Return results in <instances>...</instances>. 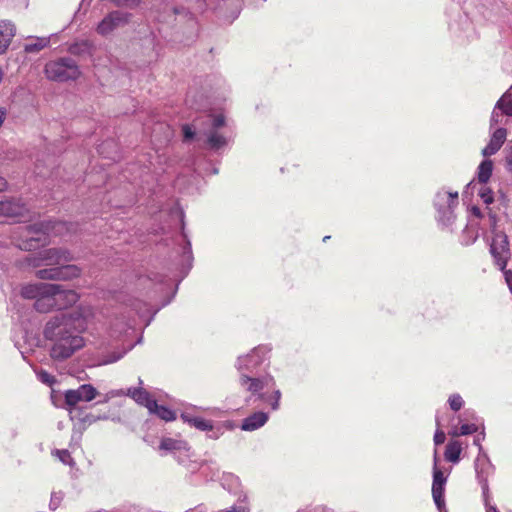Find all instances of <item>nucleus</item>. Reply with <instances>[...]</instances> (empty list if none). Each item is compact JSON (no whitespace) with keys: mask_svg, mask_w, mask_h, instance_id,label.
Wrapping results in <instances>:
<instances>
[{"mask_svg":"<svg viewBox=\"0 0 512 512\" xmlns=\"http://www.w3.org/2000/svg\"><path fill=\"white\" fill-rule=\"evenodd\" d=\"M495 109L500 111L506 117L512 116V93L506 92L496 103Z\"/></svg>","mask_w":512,"mask_h":512,"instance_id":"a878e982","label":"nucleus"},{"mask_svg":"<svg viewBox=\"0 0 512 512\" xmlns=\"http://www.w3.org/2000/svg\"><path fill=\"white\" fill-rule=\"evenodd\" d=\"M52 286L55 288V291H53V299L56 310L66 309L79 300V295L76 291L65 290L58 284H52Z\"/></svg>","mask_w":512,"mask_h":512,"instance_id":"dca6fc26","label":"nucleus"},{"mask_svg":"<svg viewBox=\"0 0 512 512\" xmlns=\"http://www.w3.org/2000/svg\"><path fill=\"white\" fill-rule=\"evenodd\" d=\"M47 289H51L50 283L30 284L21 289V295L23 298L35 299L36 301L44 290L48 291Z\"/></svg>","mask_w":512,"mask_h":512,"instance_id":"b1692460","label":"nucleus"},{"mask_svg":"<svg viewBox=\"0 0 512 512\" xmlns=\"http://www.w3.org/2000/svg\"><path fill=\"white\" fill-rule=\"evenodd\" d=\"M483 501L486 507V512H499L496 506L490 504V497L487 500L483 499Z\"/></svg>","mask_w":512,"mask_h":512,"instance_id":"09e8293b","label":"nucleus"},{"mask_svg":"<svg viewBox=\"0 0 512 512\" xmlns=\"http://www.w3.org/2000/svg\"><path fill=\"white\" fill-rule=\"evenodd\" d=\"M53 455H55L65 465L73 464V459L70 455V452L66 449H57L53 452Z\"/></svg>","mask_w":512,"mask_h":512,"instance_id":"c9c22d12","label":"nucleus"},{"mask_svg":"<svg viewBox=\"0 0 512 512\" xmlns=\"http://www.w3.org/2000/svg\"><path fill=\"white\" fill-rule=\"evenodd\" d=\"M450 435L454 436V437H457V436H461V434L459 433V428H453L450 432H449Z\"/></svg>","mask_w":512,"mask_h":512,"instance_id":"603ef678","label":"nucleus"},{"mask_svg":"<svg viewBox=\"0 0 512 512\" xmlns=\"http://www.w3.org/2000/svg\"><path fill=\"white\" fill-rule=\"evenodd\" d=\"M507 137V130L503 127L497 128L490 138L487 146L482 150V154L487 157L494 155L504 144Z\"/></svg>","mask_w":512,"mask_h":512,"instance_id":"f3484780","label":"nucleus"},{"mask_svg":"<svg viewBox=\"0 0 512 512\" xmlns=\"http://www.w3.org/2000/svg\"><path fill=\"white\" fill-rule=\"evenodd\" d=\"M63 499H64V493L62 491L52 492L50 503H49V508L53 511L56 510L60 506Z\"/></svg>","mask_w":512,"mask_h":512,"instance_id":"4c0bfd02","label":"nucleus"},{"mask_svg":"<svg viewBox=\"0 0 512 512\" xmlns=\"http://www.w3.org/2000/svg\"><path fill=\"white\" fill-rule=\"evenodd\" d=\"M94 308L80 304L70 312L52 316L45 324L43 336L49 342V355L54 361H64L85 346L82 336L94 319Z\"/></svg>","mask_w":512,"mask_h":512,"instance_id":"f257e3e1","label":"nucleus"},{"mask_svg":"<svg viewBox=\"0 0 512 512\" xmlns=\"http://www.w3.org/2000/svg\"><path fill=\"white\" fill-rule=\"evenodd\" d=\"M225 481H229V485L226 486V483L223 482L222 486L227 489L229 492L236 493V489L240 487V479L237 476L229 474L226 476Z\"/></svg>","mask_w":512,"mask_h":512,"instance_id":"f704fd0d","label":"nucleus"},{"mask_svg":"<svg viewBox=\"0 0 512 512\" xmlns=\"http://www.w3.org/2000/svg\"><path fill=\"white\" fill-rule=\"evenodd\" d=\"M504 116H505L504 114H502L500 111H498L497 109L494 108L493 111H492L491 119H490V128H494L498 124H503ZM507 121L508 120L506 119L504 124Z\"/></svg>","mask_w":512,"mask_h":512,"instance_id":"a19ab883","label":"nucleus"},{"mask_svg":"<svg viewBox=\"0 0 512 512\" xmlns=\"http://www.w3.org/2000/svg\"><path fill=\"white\" fill-rule=\"evenodd\" d=\"M126 353H127L126 349L121 350V351H115L112 354L105 356L101 360L100 364L107 365V364L115 363L118 360H120L121 358H123Z\"/></svg>","mask_w":512,"mask_h":512,"instance_id":"2f4dec72","label":"nucleus"},{"mask_svg":"<svg viewBox=\"0 0 512 512\" xmlns=\"http://www.w3.org/2000/svg\"><path fill=\"white\" fill-rule=\"evenodd\" d=\"M50 287L51 289H47L48 291L44 290L34 303L35 309L40 313H47L55 309V302L53 299V291H55V288L52 284H50Z\"/></svg>","mask_w":512,"mask_h":512,"instance_id":"412c9836","label":"nucleus"},{"mask_svg":"<svg viewBox=\"0 0 512 512\" xmlns=\"http://www.w3.org/2000/svg\"><path fill=\"white\" fill-rule=\"evenodd\" d=\"M181 222H182V233H181V239H182V248H181L182 250L181 251H182V254H181V257H182L183 263H185L184 275H183V276H185L188 273V271L191 269V267H192L193 254H192L191 242L188 239V236H187V234L184 231L183 216L181 217Z\"/></svg>","mask_w":512,"mask_h":512,"instance_id":"aec40b11","label":"nucleus"},{"mask_svg":"<svg viewBox=\"0 0 512 512\" xmlns=\"http://www.w3.org/2000/svg\"><path fill=\"white\" fill-rule=\"evenodd\" d=\"M507 167L510 171H512V153L507 157Z\"/></svg>","mask_w":512,"mask_h":512,"instance_id":"864d4df0","label":"nucleus"},{"mask_svg":"<svg viewBox=\"0 0 512 512\" xmlns=\"http://www.w3.org/2000/svg\"><path fill=\"white\" fill-rule=\"evenodd\" d=\"M238 501L241 503L239 505H233L229 508L218 510L217 512H250V506L248 504V496L246 493L241 492Z\"/></svg>","mask_w":512,"mask_h":512,"instance_id":"cd10ccee","label":"nucleus"},{"mask_svg":"<svg viewBox=\"0 0 512 512\" xmlns=\"http://www.w3.org/2000/svg\"><path fill=\"white\" fill-rule=\"evenodd\" d=\"M474 469L482 489V497L487 500L490 495L488 478L493 475L495 468L483 447H480V452L474 461Z\"/></svg>","mask_w":512,"mask_h":512,"instance_id":"6e6552de","label":"nucleus"},{"mask_svg":"<svg viewBox=\"0 0 512 512\" xmlns=\"http://www.w3.org/2000/svg\"><path fill=\"white\" fill-rule=\"evenodd\" d=\"M36 376L40 382L48 386H52L55 383V378L47 371L40 369L35 370Z\"/></svg>","mask_w":512,"mask_h":512,"instance_id":"72a5a7b5","label":"nucleus"},{"mask_svg":"<svg viewBox=\"0 0 512 512\" xmlns=\"http://www.w3.org/2000/svg\"><path fill=\"white\" fill-rule=\"evenodd\" d=\"M49 42V38H37L35 43H29L25 45V51L28 53L38 52L47 47L49 45Z\"/></svg>","mask_w":512,"mask_h":512,"instance_id":"c756f323","label":"nucleus"},{"mask_svg":"<svg viewBox=\"0 0 512 512\" xmlns=\"http://www.w3.org/2000/svg\"><path fill=\"white\" fill-rule=\"evenodd\" d=\"M201 122L202 127L199 126V120H196L193 125L185 124L182 127L185 140H190L194 137L196 129L199 134L206 137V142L210 149L219 150L227 145L229 139L223 133L225 127V117L223 114H207Z\"/></svg>","mask_w":512,"mask_h":512,"instance_id":"20e7f679","label":"nucleus"},{"mask_svg":"<svg viewBox=\"0 0 512 512\" xmlns=\"http://www.w3.org/2000/svg\"><path fill=\"white\" fill-rule=\"evenodd\" d=\"M132 14L122 10H113L104 16L97 24L96 32L100 36H109L115 30L124 27L130 23Z\"/></svg>","mask_w":512,"mask_h":512,"instance_id":"1a4fd4ad","label":"nucleus"},{"mask_svg":"<svg viewBox=\"0 0 512 512\" xmlns=\"http://www.w3.org/2000/svg\"><path fill=\"white\" fill-rule=\"evenodd\" d=\"M208 432V438L210 439H213V440H217L221 437V435L223 434V430L221 428V426L217 425V426H214V424L212 423V428L207 430Z\"/></svg>","mask_w":512,"mask_h":512,"instance_id":"c03bdc74","label":"nucleus"},{"mask_svg":"<svg viewBox=\"0 0 512 512\" xmlns=\"http://www.w3.org/2000/svg\"><path fill=\"white\" fill-rule=\"evenodd\" d=\"M97 395V390L90 384H83L77 389L67 390L64 394L65 403L69 407H75L79 402H89Z\"/></svg>","mask_w":512,"mask_h":512,"instance_id":"4468645a","label":"nucleus"},{"mask_svg":"<svg viewBox=\"0 0 512 512\" xmlns=\"http://www.w3.org/2000/svg\"><path fill=\"white\" fill-rule=\"evenodd\" d=\"M328 238H329V236H325V237L323 238V241H326V239H328Z\"/></svg>","mask_w":512,"mask_h":512,"instance_id":"4d7b16f0","label":"nucleus"},{"mask_svg":"<svg viewBox=\"0 0 512 512\" xmlns=\"http://www.w3.org/2000/svg\"><path fill=\"white\" fill-rule=\"evenodd\" d=\"M23 206L18 200L8 199L0 201V215L18 216L21 215Z\"/></svg>","mask_w":512,"mask_h":512,"instance_id":"5701e85b","label":"nucleus"},{"mask_svg":"<svg viewBox=\"0 0 512 512\" xmlns=\"http://www.w3.org/2000/svg\"><path fill=\"white\" fill-rule=\"evenodd\" d=\"M7 188V181L5 178L0 176V192L4 191Z\"/></svg>","mask_w":512,"mask_h":512,"instance_id":"3c124183","label":"nucleus"},{"mask_svg":"<svg viewBox=\"0 0 512 512\" xmlns=\"http://www.w3.org/2000/svg\"><path fill=\"white\" fill-rule=\"evenodd\" d=\"M437 509L439 510V512H448L445 507V502H443V505L441 507H437Z\"/></svg>","mask_w":512,"mask_h":512,"instance_id":"6e6d98bb","label":"nucleus"},{"mask_svg":"<svg viewBox=\"0 0 512 512\" xmlns=\"http://www.w3.org/2000/svg\"><path fill=\"white\" fill-rule=\"evenodd\" d=\"M472 214L480 219H485V210L482 211L480 208L474 206L472 207Z\"/></svg>","mask_w":512,"mask_h":512,"instance_id":"49530a36","label":"nucleus"},{"mask_svg":"<svg viewBox=\"0 0 512 512\" xmlns=\"http://www.w3.org/2000/svg\"><path fill=\"white\" fill-rule=\"evenodd\" d=\"M479 196L482 199V201L488 206L494 201L493 192L490 188L483 186L479 190Z\"/></svg>","mask_w":512,"mask_h":512,"instance_id":"58836bf2","label":"nucleus"},{"mask_svg":"<svg viewBox=\"0 0 512 512\" xmlns=\"http://www.w3.org/2000/svg\"><path fill=\"white\" fill-rule=\"evenodd\" d=\"M436 426H437V429L434 434V443H435V445H440V444L444 443L446 437H445V433L440 429V422H439L438 417H436Z\"/></svg>","mask_w":512,"mask_h":512,"instance_id":"79ce46f5","label":"nucleus"},{"mask_svg":"<svg viewBox=\"0 0 512 512\" xmlns=\"http://www.w3.org/2000/svg\"><path fill=\"white\" fill-rule=\"evenodd\" d=\"M267 349L265 347L254 348L250 353L238 357L236 367L240 373L256 374L257 368L264 362Z\"/></svg>","mask_w":512,"mask_h":512,"instance_id":"9b49d317","label":"nucleus"},{"mask_svg":"<svg viewBox=\"0 0 512 512\" xmlns=\"http://www.w3.org/2000/svg\"><path fill=\"white\" fill-rule=\"evenodd\" d=\"M159 449L172 452L176 460L182 465H185L186 461L191 456V448L184 440L163 438L160 442Z\"/></svg>","mask_w":512,"mask_h":512,"instance_id":"ddd939ff","label":"nucleus"},{"mask_svg":"<svg viewBox=\"0 0 512 512\" xmlns=\"http://www.w3.org/2000/svg\"><path fill=\"white\" fill-rule=\"evenodd\" d=\"M16 33L15 25L9 20L0 21V55L4 54L10 46Z\"/></svg>","mask_w":512,"mask_h":512,"instance_id":"a211bd4d","label":"nucleus"},{"mask_svg":"<svg viewBox=\"0 0 512 512\" xmlns=\"http://www.w3.org/2000/svg\"><path fill=\"white\" fill-rule=\"evenodd\" d=\"M64 222H38L33 225H26L19 227L17 236H14L16 246L21 250H34L39 246H44L48 243L50 234H61L65 228Z\"/></svg>","mask_w":512,"mask_h":512,"instance_id":"39448f33","label":"nucleus"},{"mask_svg":"<svg viewBox=\"0 0 512 512\" xmlns=\"http://www.w3.org/2000/svg\"><path fill=\"white\" fill-rule=\"evenodd\" d=\"M485 438V433L484 431H482L479 435H477L474 439V445H476L478 447V450L480 451V447H482L481 445V442L484 440Z\"/></svg>","mask_w":512,"mask_h":512,"instance_id":"de8ad7c7","label":"nucleus"},{"mask_svg":"<svg viewBox=\"0 0 512 512\" xmlns=\"http://www.w3.org/2000/svg\"><path fill=\"white\" fill-rule=\"evenodd\" d=\"M180 417L184 423H187L188 425L196 428L197 430L207 432V430L212 428L213 421L204 419L199 416H193L188 412H183Z\"/></svg>","mask_w":512,"mask_h":512,"instance_id":"4be33fe9","label":"nucleus"},{"mask_svg":"<svg viewBox=\"0 0 512 512\" xmlns=\"http://www.w3.org/2000/svg\"><path fill=\"white\" fill-rule=\"evenodd\" d=\"M268 419L269 415L266 412H255L242 420L241 429L243 431H255L263 427L267 423Z\"/></svg>","mask_w":512,"mask_h":512,"instance_id":"6ab92c4d","label":"nucleus"},{"mask_svg":"<svg viewBox=\"0 0 512 512\" xmlns=\"http://www.w3.org/2000/svg\"><path fill=\"white\" fill-rule=\"evenodd\" d=\"M140 305H141V303H138L135 306V310L140 318H142L143 320H146V326H147V325H149V323L151 322V320L157 313V310H154L153 312H151V309L147 308L146 311H143L141 307H138Z\"/></svg>","mask_w":512,"mask_h":512,"instance_id":"473e14b6","label":"nucleus"},{"mask_svg":"<svg viewBox=\"0 0 512 512\" xmlns=\"http://www.w3.org/2000/svg\"><path fill=\"white\" fill-rule=\"evenodd\" d=\"M69 51H70V53H72V54H76V53H78V44L72 45V46L69 48Z\"/></svg>","mask_w":512,"mask_h":512,"instance_id":"5fc2aeb1","label":"nucleus"},{"mask_svg":"<svg viewBox=\"0 0 512 512\" xmlns=\"http://www.w3.org/2000/svg\"><path fill=\"white\" fill-rule=\"evenodd\" d=\"M433 204L437 212V221L445 227H450L456 220L455 210L459 205L458 192L441 188L436 192Z\"/></svg>","mask_w":512,"mask_h":512,"instance_id":"423d86ee","label":"nucleus"},{"mask_svg":"<svg viewBox=\"0 0 512 512\" xmlns=\"http://www.w3.org/2000/svg\"><path fill=\"white\" fill-rule=\"evenodd\" d=\"M490 252L500 270H504L510 256L508 237L503 232H494Z\"/></svg>","mask_w":512,"mask_h":512,"instance_id":"9d476101","label":"nucleus"},{"mask_svg":"<svg viewBox=\"0 0 512 512\" xmlns=\"http://www.w3.org/2000/svg\"><path fill=\"white\" fill-rule=\"evenodd\" d=\"M143 0H110L118 8L135 9L141 5Z\"/></svg>","mask_w":512,"mask_h":512,"instance_id":"7c9ffc66","label":"nucleus"},{"mask_svg":"<svg viewBox=\"0 0 512 512\" xmlns=\"http://www.w3.org/2000/svg\"><path fill=\"white\" fill-rule=\"evenodd\" d=\"M462 451L461 443L458 441H450L445 449V459L452 463H457L460 460V454Z\"/></svg>","mask_w":512,"mask_h":512,"instance_id":"393cba45","label":"nucleus"},{"mask_svg":"<svg viewBox=\"0 0 512 512\" xmlns=\"http://www.w3.org/2000/svg\"><path fill=\"white\" fill-rule=\"evenodd\" d=\"M478 430V426L474 423H471V424H462L460 427H459V433L462 435H470V434H473L475 432H477Z\"/></svg>","mask_w":512,"mask_h":512,"instance_id":"37998d69","label":"nucleus"},{"mask_svg":"<svg viewBox=\"0 0 512 512\" xmlns=\"http://www.w3.org/2000/svg\"><path fill=\"white\" fill-rule=\"evenodd\" d=\"M447 478L443 471L437 468V452L434 454V469H433V483H432V496L436 507H441L444 499L445 484Z\"/></svg>","mask_w":512,"mask_h":512,"instance_id":"2eb2a0df","label":"nucleus"},{"mask_svg":"<svg viewBox=\"0 0 512 512\" xmlns=\"http://www.w3.org/2000/svg\"><path fill=\"white\" fill-rule=\"evenodd\" d=\"M187 104H189L192 108L200 109L201 105H198L197 103H194L192 100V96L189 94L186 100Z\"/></svg>","mask_w":512,"mask_h":512,"instance_id":"8fccbe9b","label":"nucleus"},{"mask_svg":"<svg viewBox=\"0 0 512 512\" xmlns=\"http://www.w3.org/2000/svg\"><path fill=\"white\" fill-rule=\"evenodd\" d=\"M493 163L491 160H483L478 166L477 179L479 183L486 184L492 175Z\"/></svg>","mask_w":512,"mask_h":512,"instance_id":"bb28decb","label":"nucleus"},{"mask_svg":"<svg viewBox=\"0 0 512 512\" xmlns=\"http://www.w3.org/2000/svg\"><path fill=\"white\" fill-rule=\"evenodd\" d=\"M124 395L131 397L138 404L145 406L148 409V411L151 408L156 407V401L151 398L149 392L142 388H128L127 391H124L123 389L111 390L110 392L107 393L106 399L104 401L106 402L111 398L120 397Z\"/></svg>","mask_w":512,"mask_h":512,"instance_id":"f8f14e48","label":"nucleus"},{"mask_svg":"<svg viewBox=\"0 0 512 512\" xmlns=\"http://www.w3.org/2000/svg\"><path fill=\"white\" fill-rule=\"evenodd\" d=\"M149 413L155 414L160 419L165 420V421H172V420H175V418H176V414L173 410H171L165 406L158 405L157 403H156L155 408H151L149 410Z\"/></svg>","mask_w":512,"mask_h":512,"instance_id":"c85d7f7f","label":"nucleus"},{"mask_svg":"<svg viewBox=\"0 0 512 512\" xmlns=\"http://www.w3.org/2000/svg\"><path fill=\"white\" fill-rule=\"evenodd\" d=\"M450 408L453 411H459L463 406V399L459 394H453L448 399Z\"/></svg>","mask_w":512,"mask_h":512,"instance_id":"ea45409f","label":"nucleus"},{"mask_svg":"<svg viewBox=\"0 0 512 512\" xmlns=\"http://www.w3.org/2000/svg\"><path fill=\"white\" fill-rule=\"evenodd\" d=\"M239 385L243 391L250 394L246 399L247 404L251 401H261L268 403L272 410L279 409L281 391L275 389V380L270 374L256 376V374L242 372L239 376Z\"/></svg>","mask_w":512,"mask_h":512,"instance_id":"7ed1b4c3","label":"nucleus"},{"mask_svg":"<svg viewBox=\"0 0 512 512\" xmlns=\"http://www.w3.org/2000/svg\"><path fill=\"white\" fill-rule=\"evenodd\" d=\"M73 260L71 252L64 248H49L40 251L36 257L28 258L33 266H51L36 271L39 279L67 281L77 278L81 269L73 264H66Z\"/></svg>","mask_w":512,"mask_h":512,"instance_id":"f03ea898","label":"nucleus"},{"mask_svg":"<svg viewBox=\"0 0 512 512\" xmlns=\"http://www.w3.org/2000/svg\"><path fill=\"white\" fill-rule=\"evenodd\" d=\"M485 224L488 225L493 232H495L496 224H497V216L495 213L491 211L489 207L485 208V219H483Z\"/></svg>","mask_w":512,"mask_h":512,"instance_id":"e433bc0d","label":"nucleus"},{"mask_svg":"<svg viewBox=\"0 0 512 512\" xmlns=\"http://www.w3.org/2000/svg\"><path fill=\"white\" fill-rule=\"evenodd\" d=\"M44 71L48 79L57 82L76 80L81 74L77 63L69 57L48 62Z\"/></svg>","mask_w":512,"mask_h":512,"instance_id":"0eeeda50","label":"nucleus"},{"mask_svg":"<svg viewBox=\"0 0 512 512\" xmlns=\"http://www.w3.org/2000/svg\"><path fill=\"white\" fill-rule=\"evenodd\" d=\"M504 272V278L509 287L510 292L512 293V272L509 270H502Z\"/></svg>","mask_w":512,"mask_h":512,"instance_id":"a18cd8bd","label":"nucleus"}]
</instances>
